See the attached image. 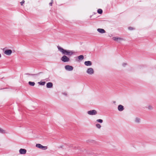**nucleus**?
I'll list each match as a JSON object with an SVG mask.
<instances>
[{
  "mask_svg": "<svg viewBox=\"0 0 156 156\" xmlns=\"http://www.w3.org/2000/svg\"><path fill=\"white\" fill-rule=\"evenodd\" d=\"M84 64L86 66H90L92 65V62L90 61H85L84 62Z\"/></svg>",
  "mask_w": 156,
  "mask_h": 156,
  "instance_id": "obj_12",
  "label": "nucleus"
},
{
  "mask_svg": "<svg viewBox=\"0 0 156 156\" xmlns=\"http://www.w3.org/2000/svg\"><path fill=\"white\" fill-rule=\"evenodd\" d=\"M128 29L129 30H133L134 29L133 28V27H128Z\"/></svg>",
  "mask_w": 156,
  "mask_h": 156,
  "instance_id": "obj_24",
  "label": "nucleus"
},
{
  "mask_svg": "<svg viewBox=\"0 0 156 156\" xmlns=\"http://www.w3.org/2000/svg\"><path fill=\"white\" fill-rule=\"evenodd\" d=\"M36 147L40 149H42L44 150H46L47 147L46 146H44L41 145L40 144H37L36 145Z\"/></svg>",
  "mask_w": 156,
  "mask_h": 156,
  "instance_id": "obj_2",
  "label": "nucleus"
},
{
  "mask_svg": "<svg viewBox=\"0 0 156 156\" xmlns=\"http://www.w3.org/2000/svg\"><path fill=\"white\" fill-rule=\"evenodd\" d=\"M38 83L41 85H44L45 83V82H38Z\"/></svg>",
  "mask_w": 156,
  "mask_h": 156,
  "instance_id": "obj_18",
  "label": "nucleus"
},
{
  "mask_svg": "<svg viewBox=\"0 0 156 156\" xmlns=\"http://www.w3.org/2000/svg\"><path fill=\"white\" fill-rule=\"evenodd\" d=\"M0 133L2 134L7 133V132L6 131L1 128H0Z\"/></svg>",
  "mask_w": 156,
  "mask_h": 156,
  "instance_id": "obj_13",
  "label": "nucleus"
},
{
  "mask_svg": "<svg viewBox=\"0 0 156 156\" xmlns=\"http://www.w3.org/2000/svg\"><path fill=\"white\" fill-rule=\"evenodd\" d=\"M97 31L101 34L105 33L106 32L105 31L104 29L101 28H98L97 29Z\"/></svg>",
  "mask_w": 156,
  "mask_h": 156,
  "instance_id": "obj_10",
  "label": "nucleus"
},
{
  "mask_svg": "<svg viewBox=\"0 0 156 156\" xmlns=\"http://www.w3.org/2000/svg\"><path fill=\"white\" fill-rule=\"evenodd\" d=\"M53 2V0H51V2L49 3V4L50 6H52V4Z\"/></svg>",
  "mask_w": 156,
  "mask_h": 156,
  "instance_id": "obj_23",
  "label": "nucleus"
},
{
  "mask_svg": "<svg viewBox=\"0 0 156 156\" xmlns=\"http://www.w3.org/2000/svg\"><path fill=\"white\" fill-rule=\"evenodd\" d=\"M78 58L80 60H82L84 58V56L83 55H81L78 57Z\"/></svg>",
  "mask_w": 156,
  "mask_h": 156,
  "instance_id": "obj_15",
  "label": "nucleus"
},
{
  "mask_svg": "<svg viewBox=\"0 0 156 156\" xmlns=\"http://www.w3.org/2000/svg\"><path fill=\"white\" fill-rule=\"evenodd\" d=\"M112 39L115 41H117L119 43L121 42V41L124 40L123 38L120 37H113Z\"/></svg>",
  "mask_w": 156,
  "mask_h": 156,
  "instance_id": "obj_5",
  "label": "nucleus"
},
{
  "mask_svg": "<svg viewBox=\"0 0 156 156\" xmlns=\"http://www.w3.org/2000/svg\"><path fill=\"white\" fill-rule=\"evenodd\" d=\"M12 53V51L10 49H6L4 51V53L8 56H10Z\"/></svg>",
  "mask_w": 156,
  "mask_h": 156,
  "instance_id": "obj_6",
  "label": "nucleus"
},
{
  "mask_svg": "<svg viewBox=\"0 0 156 156\" xmlns=\"http://www.w3.org/2000/svg\"><path fill=\"white\" fill-rule=\"evenodd\" d=\"M25 1L24 0H23L21 2L20 4H21V5H23V4L24 3Z\"/></svg>",
  "mask_w": 156,
  "mask_h": 156,
  "instance_id": "obj_25",
  "label": "nucleus"
},
{
  "mask_svg": "<svg viewBox=\"0 0 156 156\" xmlns=\"http://www.w3.org/2000/svg\"><path fill=\"white\" fill-rule=\"evenodd\" d=\"M118 110L119 111L121 112L124 109V107L122 105H119L118 106Z\"/></svg>",
  "mask_w": 156,
  "mask_h": 156,
  "instance_id": "obj_9",
  "label": "nucleus"
},
{
  "mask_svg": "<svg viewBox=\"0 0 156 156\" xmlns=\"http://www.w3.org/2000/svg\"><path fill=\"white\" fill-rule=\"evenodd\" d=\"M102 10L101 9H99L98 10V12L100 14H101L102 13Z\"/></svg>",
  "mask_w": 156,
  "mask_h": 156,
  "instance_id": "obj_20",
  "label": "nucleus"
},
{
  "mask_svg": "<svg viewBox=\"0 0 156 156\" xmlns=\"http://www.w3.org/2000/svg\"><path fill=\"white\" fill-rule=\"evenodd\" d=\"M57 48L58 51L64 55L61 58L62 61L64 62H68L70 61L69 58L66 55L71 56L75 53V52L73 51L64 49L59 46H57Z\"/></svg>",
  "mask_w": 156,
  "mask_h": 156,
  "instance_id": "obj_1",
  "label": "nucleus"
},
{
  "mask_svg": "<svg viewBox=\"0 0 156 156\" xmlns=\"http://www.w3.org/2000/svg\"><path fill=\"white\" fill-rule=\"evenodd\" d=\"M122 66L124 67H125L127 65V63H123L122 64Z\"/></svg>",
  "mask_w": 156,
  "mask_h": 156,
  "instance_id": "obj_22",
  "label": "nucleus"
},
{
  "mask_svg": "<svg viewBox=\"0 0 156 156\" xmlns=\"http://www.w3.org/2000/svg\"><path fill=\"white\" fill-rule=\"evenodd\" d=\"M28 75H35V74H28Z\"/></svg>",
  "mask_w": 156,
  "mask_h": 156,
  "instance_id": "obj_26",
  "label": "nucleus"
},
{
  "mask_svg": "<svg viewBox=\"0 0 156 156\" xmlns=\"http://www.w3.org/2000/svg\"><path fill=\"white\" fill-rule=\"evenodd\" d=\"M65 68L66 69L69 71H72L73 69V67L69 65L66 66Z\"/></svg>",
  "mask_w": 156,
  "mask_h": 156,
  "instance_id": "obj_7",
  "label": "nucleus"
},
{
  "mask_svg": "<svg viewBox=\"0 0 156 156\" xmlns=\"http://www.w3.org/2000/svg\"><path fill=\"white\" fill-rule=\"evenodd\" d=\"M2 56L1 54L0 53V58H1Z\"/></svg>",
  "mask_w": 156,
  "mask_h": 156,
  "instance_id": "obj_27",
  "label": "nucleus"
},
{
  "mask_svg": "<svg viewBox=\"0 0 156 156\" xmlns=\"http://www.w3.org/2000/svg\"><path fill=\"white\" fill-rule=\"evenodd\" d=\"M88 114L90 115H95L97 114V112L95 110H91L87 112Z\"/></svg>",
  "mask_w": 156,
  "mask_h": 156,
  "instance_id": "obj_3",
  "label": "nucleus"
},
{
  "mask_svg": "<svg viewBox=\"0 0 156 156\" xmlns=\"http://www.w3.org/2000/svg\"><path fill=\"white\" fill-rule=\"evenodd\" d=\"M140 119L138 118H136L135 119V122L137 123H139L140 122Z\"/></svg>",
  "mask_w": 156,
  "mask_h": 156,
  "instance_id": "obj_17",
  "label": "nucleus"
},
{
  "mask_svg": "<svg viewBox=\"0 0 156 156\" xmlns=\"http://www.w3.org/2000/svg\"><path fill=\"white\" fill-rule=\"evenodd\" d=\"M96 126L97 128L100 129L101 127V126L99 124H96Z\"/></svg>",
  "mask_w": 156,
  "mask_h": 156,
  "instance_id": "obj_19",
  "label": "nucleus"
},
{
  "mask_svg": "<svg viewBox=\"0 0 156 156\" xmlns=\"http://www.w3.org/2000/svg\"><path fill=\"white\" fill-rule=\"evenodd\" d=\"M19 151L21 154H25L27 152V150L26 149L22 148L20 149Z\"/></svg>",
  "mask_w": 156,
  "mask_h": 156,
  "instance_id": "obj_8",
  "label": "nucleus"
},
{
  "mask_svg": "<svg viewBox=\"0 0 156 156\" xmlns=\"http://www.w3.org/2000/svg\"><path fill=\"white\" fill-rule=\"evenodd\" d=\"M87 73L89 75H92L94 73V71L91 68H88L86 71Z\"/></svg>",
  "mask_w": 156,
  "mask_h": 156,
  "instance_id": "obj_4",
  "label": "nucleus"
},
{
  "mask_svg": "<svg viewBox=\"0 0 156 156\" xmlns=\"http://www.w3.org/2000/svg\"><path fill=\"white\" fill-rule=\"evenodd\" d=\"M96 121L97 122L100 123H102L103 122V120L101 119H97L96 120Z\"/></svg>",
  "mask_w": 156,
  "mask_h": 156,
  "instance_id": "obj_21",
  "label": "nucleus"
},
{
  "mask_svg": "<svg viewBox=\"0 0 156 156\" xmlns=\"http://www.w3.org/2000/svg\"><path fill=\"white\" fill-rule=\"evenodd\" d=\"M28 83L30 85L32 86H34L35 84V83L34 82H32L31 81L29 82Z\"/></svg>",
  "mask_w": 156,
  "mask_h": 156,
  "instance_id": "obj_16",
  "label": "nucleus"
},
{
  "mask_svg": "<svg viewBox=\"0 0 156 156\" xmlns=\"http://www.w3.org/2000/svg\"><path fill=\"white\" fill-rule=\"evenodd\" d=\"M53 87V83L51 82H48L47 83L46 87L48 88H51Z\"/></svg>",
  "mask_w": 156,
  "mask_h": 156,
  "instance_id": "obj_11",
  "label": "nucleus"
},
{
  "mask_svg": "<svg viewBox=\"0 0 156 156\" xmlns=\"http://www.w3.org/2000/svg\"><path fill=\"white\" fill-rule=\"evenodd\" d=\"M149 110H152L153 109V107L152 105H149L147 106L146 107Z\"/></svg>",
  "mask_w": 156,
  "mask_h": 156,
  "instance_id": "obj_14",
  "label": "nucleus"
}]
</instances>
